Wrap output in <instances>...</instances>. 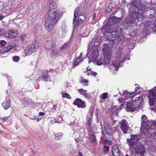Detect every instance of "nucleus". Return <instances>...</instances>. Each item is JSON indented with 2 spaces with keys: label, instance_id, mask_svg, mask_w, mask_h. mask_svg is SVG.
<instances>
[{
  "label": "nucleus",
  "instance_id": "f257e3e1",
  "mask_svg": "<svg viewBox=\"0 0 156 156\" xmlns=\"http://www.w3.org/2000/svg\"><path fill=\"white\" fill-rule=\"evenodd\" d=\"M142 119H144L141 123L140 131L141 133L144 134H147L150 132V130L151 129H154L155 128V123L153 121L147 122L145 121L147 120V117L143 115L142 117Z\"/></svg>",
  "mask_w": 156,
  "mask_h": 156
},
{
  "label": "nucleus",
  "instance_id": "f03ea898",
  "mask_svg": "<svg viewBox=\"0 0 156 156\" xmlns=\"http://www.w3.org/2000/svg\"><path fill=\"white\" fill-rule=\"evenodd\" d=\"M99 45L98 42L95 43V41H94L91 42L88 45V49H90V51L92 57L91 59L93 62L95 61L97 58L98 56L99 53L98 48Z\"/></svg>",
  "mask_w": 156,
  "mask_h": 156
},
{
  "label": "nucleus",
  "instance_id": "7ed1b4c3",
  "mask_svg": "<svg viewBox=\"0 0 156 156\" xmlns=\"http://www.w3.org/2000/svg\"><path fill=\"white\" fill-rule=\"evenodd\" d=\"M143 97L140 96L136 98L134 101L132 102H127L126 104V110L128 112H132L134 110L135 106H138L141 104L143 101Z\"/></svg>",
  "mask_w": 156,
  "mask_h": 156
},
{
  "label": "nucleus",
  "instance_id": "20e7f679",
  "mask_svg": "<svg viewBox=\"0 0 156 156\" xmlns=\"http://www.w3.org/2000/svg\"><path fill=\"white\" fill-rule=\"evenodd\" d=\"M103 52L104 56V65L108 64L110 62L111 56L112 54V52L110 51V48L107 44H105L103 48Z\"/></svg>",
  "mask_w": 156,
  "mask_h": 156
},
{
  "label": "nucleus",
  "instance_id": "39448f33",
  "mask_svg": "<svg viewBox=\"0 0 156 156\" xmlns=\"http://www.w3.org/2000/svg\"><path fill=\"white\" fill-rule=\"evenodd\" d=\"M131 136L130 140L127 139V142L129 144L130 149L132 150L133 148H135L136 146H138L139 144L138 141L140 139V137L139 136L136 135H132Z\"/></svg>",
  "mask_w": 156,
  "mask_h": 156
},
{
  "label": "nucleus",
  "instance_id": "423d86ee",
  "mask_svg": "<svg viewBox=\"0 0 156 156\" xmlns=\"http://www.w3.org/2000/svg\"><path fill=\"white\" fill-rule=\"evenodd\" d=\"M38 44L37 42L33 43L32 44L29 45L27 48L24 50V53L25 54V56L31 54L38 49Z\"/></svg>",
  "mask_w": 156,
  "mask_h": 156
},
{
  "label": "nucleus",
  "instance_id": "0eeeda50",
  "mask_svg": "<svg viewBox=\"0 0 156 156\" xmlns=\"http://www.w3.org/2000/svg\"><path fill=\"white\" fill-rule=\"evenodd\" d=\"M48 16L49 18L56 23H57L61 18V15L55 10H50L48 12Z\"/></svg>",
  "mask_w": 156,
  "mask_h": 156
},
{
  "label": "nucleus",
  "instance_id": "6e6552de",
  "mask_svg": "<svg viewBox=\"0 0 156 156\" xmlns=\"http://www.w3.org/2000/svg\"><path fill=\"white\" fill-rule=\"evenodd\" d=\"M149 100V104L151 105L156 103V87L152 90L148 96Z\"/></svg>",
  "mask_w": 156,
  "mask_h": 156
},
{
  "label": "nucleus",
  "instance_id": "1a4fd4ad",
  "mask_svg": "<svg viewBox=\"0 0 156 156\" xmlns=\"http://www.w3.org/2000/svg\"><path fill=\"white\" fill-rule=\"evenodd\" d=\"M56 23L50 18L47 19L45 20V23L46 29L48 31H51L53 29L54 26Z\"/></svg>",
  "mask_w": 156,
  "mask_h": 156
},
{
  "label": "nucleus",
  "instance_id": "9d476101",
  "mask_svg": "<svg viewBox=\"0 0 156 156\" xmlns=\"http://www.w3.org/2000/svg\"><path fill=\"white\" fill-rule=\"evenodd\" d=\"M121 125L120 128L125 133H126L129 128L128 122L125 119H122L119 122Z\"/></svg>",
  "mask_w": 156,
  "mask_h": 156
},
{
  "label": "nucleus",
  "instance_id": "9b49d317",
  "mask_svg": "<svg viewBox=\"0 0 156 156\" xmlns=\"http://www.w3.org/2000/svg\"><path fill=\"white\" fill-rule=\"evenodd\" d=\"M73 104L77 105L78 108H84L86 107L85 103L81 99L78 98L75 99L73 102Z\"/></svg>",
  "mask_w": 156,
  "mask_h": 156
},
{
  "label": "nucleus",
  "instance_id": "f8f14e48",
  "mask_svg": "<svg viewBox=\"0 0 156 156\" xmlns=\"http://www.w3.org/2000/svg\"><path fill=\"white\" fill-rule=\"evenodd\" d=\"M51 47H49L48 46H46L45 47L46 48L48 49L51 50V54L53 55H58L59 53V51L55 47V45L54 44H51L50 43Z\"/></svg>",
  "mask_w": 156,
  "mask_h": 156
},
{
  "label": "nucleus",
  "instance_id": "ddd939ff",
  "mask_svg": "<svg viewBox=\"0 0 156 156\" xmlns=\"http://www.w3.org/2000/svg\"><path fill=\"white\" fill-rule=\"evenodd\" d=\"M132 149L134 150L136 154L140 153L141 154H143L145 152L144 148V146L141 145H139V144H138V146L135 147V148Z\"/></svg>",
  "mask_w": 156,
  "mask_h": 156
},
{
  "label": "nucleus",
  "instance_id": "4468645a",
  "mask_svg": "<svg viewBox=\"0 0 156 156\" xmlns=\"http://www.w3.org/2000/svg\"><path fill=\"white\" fill-rule=\"evenodd\" d=\"M18 34L17 31L16 30L11 29L7 32L8 37L10 38L16 37Z\"/></svg>",
  "mask_w": 156,
  "mask_h": 156
},
{
  "label": "nucleus",
  "instance_id": "2eb2a0df",
  "mask_svg": "<svg viewBox=\"0 0 156 156\" xmlns=\"http://www.w3.org/2000/svg\"><path fill=\"white\" fill-rule=\"evenodd\" d=\"M121 57L119 58V62L117 60L116 62L113 61L111 66L112 68H114L116 71L118 69V66H119V63H122L124 61V59L123 58H121Z\"/></svg>",
  "mask_w": 156,
  "mask_h": 156
},
{
  "label": "nucleus",
  "instance_id": "dca6fc26",
  "mask_svg": "<svg viewBox=\"0 0 156 156\" xmlns=\"http://www.w3.org/2000/svg\"><path fill=\"white\" fill-rule=\"evenodd\" d=\"M112 151L114 156H120V153L117 145H114L112 147Z\"/></svg>",
  "mask_w": 156,
  "mask_h": 156
},
{
  "label": "nucleus",
  "instance_id": "f3484780",
  "mask_svg": "<svg viewBox=\"0 0 156 156\" xmlns=\"http://www.w3.org/2000/svg\"><path fill=\"white\" fill-rule=\"evenodd\" d=\"M109 41L113 44H118L119 41V37L117 35H112L109 38Z\"/></svg>",
  "mask_w": 156,
  "mask_h": 156
},
{
  "label": "nucleus",
  "instance_id": "a211bd4d",
  "mask_svg": "<svg viewBox=\"0 0 156 156\" xmlns=\"http://www.w3.org/2000/svg\"><path fill=\"white\" fill-rule=\"evenodd\" d=\"M86 14H81L80 15L78 18V23L76 24V25H78L79 23H81L83 21H84L86 18Z\"/></svg>",
  "mask_w": 156,
  "mask_h": 156
},
{
  "label": "nucleus",
  "instance_id": "6ab92c4d",
  "mask_svg": "<svg viewBox=\"0 0 156 156\" xmlns=\"http://www.w3.org/2000/svg\"><path fill=\"white\" fill-rule=\"evenodd\" d=\"M131 94V93H129L127 91H124L123 94V95L124 96V99L125 100H127L129 98L130 101L133 100L132 97H130Z\"/></svg>",
  "mask_w": 156,
  "mask_h": 156
},
{
  "label": "nucleus",
  "instance_id": "aec40b11",
  "mask_svg": "<svg viewBox=\"0 0 156 156\" xmlns=\"http://www.w3.org/2000/svg\"><path fill=\"white\" fill-rule=\"evenodd\" d=\"M78 90L80 94L86 97H89L90 95L86 93V92H87V90H84L83 89H81Z\"/></svg>",
  "mask_w": 156,
  "mask_h": 156
},
{
  "label": "nucleus",
  "instance_id": "412c9836",
  "mask_svg": "<svg viewBox=\"0 0 156 156\" xmlns=\"http://www.w3.org/2000/svg\"><path fill=\"white\" fill-rule=\"evenodd\" d=\"M10 104L9 101H4L2 104V106L5 109H7L10 107Z\"/></svg>",
  "mask_w": 156,
  "mask_h": 156
},
{
  "label": "nucleus",
  "instance_id": "4be33fe9",
  "mask_svg": "<svg viewBox=\"0 0 156 156\" xmlns=\"http://www.w3.org/2000/svg\"><path fill=\"white\" fill-rule=\"evenodd\" d=\"M63 135V133L62 132L56 133L55 134V138L57 140L60 139L62 138Z\"/></svg>",
  "mask_w": 156,
  "mask_h": 156
},
{
  "label": "nucleus",
  "instance_id": "5701e85b",
  "mask_svg": "<svg viewBox=\"0 0 156 156\" xmlns=\"http://www.w3.org/2000/svg\"><path fill=\"white\" fill-rule=\"evenodd\" d=\"M61 27L62 32L64 33H66L67 31V27L66 22H63L62 23Z\"/></svg>",
  "mask_w": 156,
  "mask_h": 156
},
{
  "label": "nucleus",
  "instance_id": "b1692460",
  "mask_svg": "<svg viewBox=\"0 0 156 156\" xmlns=\"http://www.w3.org/2000/svg\"><path fill=\"white\" fill-rule=\"evenodd\" d=\"M79 9L78 8H77L74 11V18L73 19V22L74 24V22L75 21L76 18L77 17V16L78 15V14L79 12Z\"/></svg>",
  "mask_w": 156,
  "mask_h": 156
},
{
  "label": "nucleus",
  "instance_id": "393cba45",
  "mask_svg": "<svg viewBox=\"0 0 156 156\" xmlns=\"http://www.w3.org/2000/svg\"><path fill=\"white\" fill-rule=\"evenodd\" d=\"M89 140L90 141L93 142V143L96 144V140L95 136L93 135L90 136Z\"/></svg>",
  "mask_w": 156,
  "mask_h": 156
},
{
  "label": "nucleus",
  "instance_id": "a878e982",
  "mask_svg": "<svg viewBox=\"0 0 156 156\" xmlns=\"http://www.w3.org/2000/svg\"><path fill=\"white\" fill-rule=\"evenodd\" d=\"M56 5L55 2L51 3L50 5V10H54L56 8Z\"/></svg>",
  "mask_w": 156,
  "mask_h": 156
},
{
  "label": "nucleus",
  "instance_id": "bb28decb",
  "mask_svg": "<svg viewBox=\"0 0 156 156\" xmlns=\"http://www.w3.org/2000/svg\"><path fill=\"white\" fill-rule=\"evenodd\" d=\"M108 94L107 93H105L101 94L100 96V98L103 99H106L108 96Z\"/></svg>",
  "mask_w": 156,
  "mask_h": 156
},
{
  "label": "nucleus",
  "instance_id": "cd10ccee",
  "mask_svg": "<svg viewBox=\"0 0 156 156\" xmlns=\"http://www.w3.org/2000/svg\"><path fill=\"white\" fill-rule=\"evenodd\" d=\"M88 82V80L83 79L82 78L80 80V83L82 84L84 83L85 86H86L88 85V83H87Z\"/></svg>",
  "mask_w": 156,
  "mask_h": 156
},
{
  "label": "nucleus",
  "instance_id": "c85d7f7f",
  "mask_svg": "<svg viewBox=\"0 0 156 156\" xmlns=\"http://www.w3.org/2000/svg\"><path fill=\"white\" fill-rule=\"evenodd\" d=\"M105 30H106V28L105 27H103L102 28V32L103 33H105L106 32L111 33L114 31L115 32V31H116V30H106V31H105Z\"/></svg>",
  "mask_w": 156,
  "mask_h": 156
},
{
  "label": "nucleus",
  "instance_id": "c756f323",
  "mask_svg": "<svg viewBox=\"0 0 156 156\" xmlns=\"http://www.w3.org/2000/svg\"><path fill=\"white\" fill-rule=\"evenodd\" d=\"M137 14V13L136 12H135L134 14H133V16H132H132H133V21H131V22H130L132 23H133V21H135V20H136V19H139V17L138 16H136V15Z\"/></svg>",
  "mask_w": 156,
  "mask_h": 156
},
{
  "label": "nucleus",
  "instance_id": "7c9ffc66",
  "mask_svg": "<svg viewBox=\"0 0 156 156\" xmlns=\"http://www.w3.org/2000/svg\"><path fill=\"white\" fill-rule=\"evenodd\" d=\"M105 129H108V130H112V127L111 125L108 123H105L104 125Z\"/></svg>",
  "mask_w": 156,
  "mask_h": 156
},
{
  "label": "nucleus",
  "instance_id": "2f4dec72",
  "mask_svg": "<svg viewBox=\"0 0 156 156\" xmlns=\"http://www.w3.org/2000/svg\"><path fill=\"white\" fill-rule=\"evenodd\" d=\"M62 96L64 98H67L69 99H71V97L70 95L67 93H63L62 94Z\"/></svg>",
  "mask_w": 156,
  "mask_h": 156
},
{
  "label": "nucleus",
  "instance_id": "473e14b6",
  "mask_svg": "<svg viewBox=\"0 0 156 156\" xmlns=\"http://www.w3.org/2000/svg\"><path fill=\"white\" fill-rule=\"evenodd\" d=\"M115 18L113 17H111L109 18L108 19V24L109 25H111L112 24L111 23L112 22H113V23H115V22H114Z\"/></svg>",
  "mask_w": 156,
  "mask_h": 156
},
{
  "label": "nucleus",
  "instance_id": "72a5a7b5",
  "mask_svg": "<svg viewBox=\"0 0 156 156\" xmlns=\"http://www.w3.org/2000/svg\"><path fill=\"white\" fill-rule=\"evenodd\" d=\"M13 60L16 62H18L20 60V58L18 56H15L12 57Z\"/></svg>",
  "mask_w": 156,
  "mask_h": 156
},
{
  "label": "nucleus",
  "instance_id": "f704fd0d",
  "mask_svg": "<svg viewBox=\"0 0 156 156\" xmlns=\"http://www.w3.org/2000/svg\"><path fill=\"white\" fill-rule=\"evenodd\" d=\"M46 75H43V78H44V80L46 81H47V80L48 79V72L47 71L45 72Z\"/></svg>",
  "mask_w": 156,
  "mask_h": 156
},
{
  "label": "nucleus",
  "instance_id": "c9c22d12",
  "mask_svg": "<svg viewBox=\"0 0 156 156\" xmlns=\"http://www.w3.org/2000/svg\"><path fill=\"white\" fill-rule=\"evenodd\" d=\"M0 44L2 46H5L7 44V42L4 40H1L0 42Z\"/></svg>",
  "mask_w": 156,
  "mask_h": 156
},
{
  "label": "nucleus",
  "instance_id": "e433bc0d",
  "mask_svg": "<svg viewBox=\"0 0 156 156\" xmlns=\"http://www.w3.org/2000/svg\"><path fill=\"white\" fill-rule=\"evenodd\" d=\"M97 64L98 65H101L102 64H103L102 61V58H100V60H98L97 61Z\"/></svg>",
  "mask_w": 156,
  "mask_h": 156
},
{
  "label": "nucleus",
  "instance_id": "4c0bfd02",
  "mask_svg": "<svg viewBox=\"0 0 156 156\" xmlns=\"http://www.w3.org/2000/svg\"><path fill=\"white\" fill-rule=\"evenodd\" d=\"M105 143L106 144H107L109 145H111L112 144V142L110 140H105Z\"/></svg>",
  "mask_w": 156,
  "mask_h": 156
},
{
  "label": "nucleus",
  "instance_id": "58836bf2",
  "mask_svg": "<svg viewBox=\"0 0 156 156\" xmlns=\"http://www.w3.org/2000/svg\"><path fill=\"white\" fill-rule=\"evenodd\" d=\"M105 132L108 134L110 135L112 133V130H108L105 129Z\"/></svg>",
  "mask_w": 156,
  "mask_h": 156
},
{
  "label": "nucleus",
  "instance_id": "ea45409f",
  "mask_svg": "<svg viewBox=\"0 0 156 156\" xmlns=\"http://www.w3.org/2000/svg\"><path fill=\"white\" fill-rule=\"evenodd\" d=\"M109 147L108 146H105L104 147V151L106 152H107L109 150Z\"/></svg>",
  "mask_w": 156,
  "mask_h": 156
},
{
  "label": "nucleus",
  "instance_id": "a19ab883",
  "mask_svg": "<svg viewBox=\"0 0 156 156\" xmlns=\"http://www.w3.org/2000/svg\"><path fill=\"white\" fill-rule=\"evenodd\" d=\"M80 62V58H77L75 62H74V64H78Z\"/></svg>",
  "mask_w": 156,
  "mask_h": 156
},
{
  "label": "nucleus",
  "instance_id": "79ce46f5",
  "mask_svg": "<svg viewBox=\"0 0 156 156\" xmlns=\"http://www.w3.org/2000/svg\"><path fill=\"white\" fill-rule=\"evenodd\" d=\"M13 48V47L12 45H10L7 47V49L8 50H10Z\"/></svg>",
  "mask_w": 156,
  "mask_h": 156
},
{
  "label": "nucleus",
  "instance_id": "37998d69",
  "mask_svg": "<svg viewBox=\"0 0 156 156\" xmlns=\"http://www.w3.org/2000/svg\"><path fill=\"white\" fill-rule=\"evenodd\" d=\"M8 117H4L1 118V120L3 122H5L8 119Z\"/></svg>",
  "mask_w": 156,
  "mask_h": 156
},
{
  "label": "nucleus",
  "instance_id": "c03bdc74",
  "mask_svg": "<svg viewBox=\"0 0 156 156\" xmlns=\"http://www.w3.org/2000/svg\"><path fill=\"white\" fill-rule=\"evenodd\" d=\"M151 137H152V138H155V136H156V133H152L151 135Z\"/></svg>",
  "mask_w": 156,
  "mask_h": 156
},
{
  "label": "nucleus",
  "instance_id": "a18cd8bd",
  "mask_svg": "<svg viewBox=\"0 0 156 156\" xmlns=\"http://www.w3.org/2000/svg\"><path fill=\"white\" fill-rule=\"evenodd\" d=\"M56 106L55 105H54L52 108V112L55 111L56 109Z\"/></svg>",
  "mask_w": 156,
  "mask_h": 156
},
{
  "label": "nucleus",
  "instance_id": "49530a36",
  "mask_svg": "<svg viewBox=\"0 0 156 156\" xmlns=\"http://www.w3.org/2000/svg\"><path fill=\"white\" fill-rule=\"evenodd\" d=\"M91 74L94 76H95L97 74V73L94 72H91Z\"/></svg>",
  "mask_w": 156,
  "mask_h": 156
},
{
  "label": "nucleus",
  "instance_id": "de8ad7c7",
  "mask_svg": "<svg viewBox=\"0 0 156 156\" xmlns=\"http://www.w3.org/2000/svg\"><path fill=\"white\" fill-rule=\"evenodd\" d=\"M44 115V112H40L39 113V116H43Z\"/></svg>",
  "mask_w": 156,
  "mask_h": 156
},
{
  "label": "nucleus",
  "instance_id": "09e8293b",
  "mask_svg": "<svg viewBox=\"0 0 156 156\" xmlns=\"http://www.w3.org/2000/svg\"><path fill=\"white\" fill-rule=\"evenodd\" d=\"M5 17L4 15H1L0 14V20H1Z\"/></svg>",
  "mask_w": 156,
  "mask_h": 156
},
{
  "label": "nucleus",
  "instance_id": "8fccbe9b",
  "mask_svg": "<svg viewBox=\"0 0 156 156\" xmlns=\"http://www.w3.org/2000/svg\"><path fill=\"white\" fill-rule=\"evenodd\" d=\"M132 149L130 150L131 151V155H134V152L132 151Z\"/></svg>",
  "mask_w": 156,
  "mask_h": 156
},
{
  "label": "nucleus",
  "instance_id": "3c124183",
  "mask_svg": "<svg viewBox=\"0 0 156 156\" xmlns=\"http://www.w3.org/2000/svg\"><path fill=\"white\" fill-rule=\"evenodd\" d=\"M140 88L139 87H136L135 88V91H137V90L138 89H140Z\"/></svg>",
  "mask_w": 156,
  "mask_h": 156
},
{
  "label": "nucleus",
  "instance_id": "603ef678",
  "mask_svg": "<svg viewBox=\"0 0 156 156\" xmlns=\"http://www.w3.org/2000/svg\"><path fill=\"white\" fill-rule=\"evenodd\" d=\"M79 156H83L81 152H80L79 154Z\"/></svg>",
  "mask_w": 156,
  "mask_h": 156
},
{
  "label": "nucleus",
  "instance_id": "864d4df0",
  "mask_svg": "<svg viewBox=\"0 0 156 156\" xmlns=\"http://www.w3.org/2000/svg\"><path fill=\"white\" fill-rule=\"evenodd\" d=\"M109 8L108 7L107 8H106V10H107V11H108V12H110V10L109 11V10H108V9H109Z\"/></svg>",
  "mask_w": 156,
  "mask_h": 156
},
{
  "label": "nucleus",
  "instance_id": "5fc2aeb1",
  "mask_svg": "<svg viewBox=\"0 0 156 156\" xmlns=\"http://www.w3.org/2000/svg\"><path fill=\"white\" fill-rule=\"evenodd\" d=\"M2 30H3V29L2 28H0V33H1L2 31Z\"/></svg>",
  "mask_w": 156,
  "mask_h": 156
},
{
  "label": "nucleus",
  "instance_id": "6e6d98bb",
  "mask_svg": "<svg viewBox=\"0 0 156 156\" xmlns=\"http://www.w3.org/2000/svg\"><path fill=\"white\" fill-rule=\"evenodd\" d=\"M96 17V14H94V16H93V18L94 19V18Z\"/></svg>",
  "mask_w": 156,
  "mask_h": 156
},
{
  "label": "nucleus",
  "instance_id": "4d7b16f0",
  "mask_svg": "<svg viewBox=\"0 0 156 156\" xmlns=\"http://www.w3.org/2000/svg\"><path fill=\"white\" fill-rule=\"evenodd\" d=\"M90 69L89 67H87V70H90Z\"/></svg>",
  "mask_w": 156,
  "mask_h": 156
},
{
  "label": "nucleus",
  "instance_id": "13d9d810",
  "mask_svg": "<svg viewBox=\"0 0 156 156\" xmlns=\"http://www.w3.org/2000/svg\"><path fill=\"white\" fill-rule=\"evenodd\" d=\"M139 9H140V10H143V8H139Z\"/></svg>",
  "mask_w": 156,
  "mask_h": 156
},
{
  "label": "nucleus",
  "instance_id": "bf43d9fd",
  "mask_svg": "<svg viewBox=\"0 0 156 156\" xmlns=\"http://www.w3.org/2000/svg\"><path fill=\"white\" fill-rule=\"evenodd\" d=\"M91 113H93V111H91Z\"/></svg>",
  "mask_w": 156,
  "mask_h": 156
},
{
  "label": "nucleus",
  "instance_id": "052dcab7",
  "mask_svg": "<svg viewBox=\"0 0 156 156\" xmlns=\"http://www.w3.org/2000/svg\"><path fill=\"white\" fill-rule=\"evenodd\" d=\"M125 156H129V155H127V154H126Z\"/></svg>",
  "mask_w": 156,
  "mask_h": 156
}]
</instances>
